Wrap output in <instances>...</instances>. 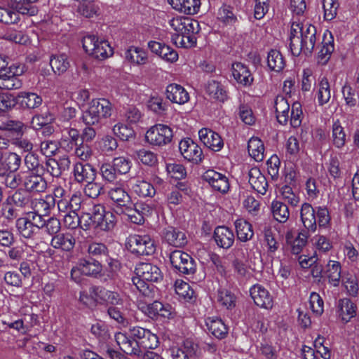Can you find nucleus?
Masks as SVG:
<instances>
[{
    "mask_svg": "<svg viewBox=\"0 0 359 359\" xmlns=\"http://www.w3.org/2000/svg\"><path fill=\"white\" fill-rule=\"evenodd\" d=\"M301 221L306 229L311 233H314L317 228V219L316 209L308 203L302 205L300 209Z\"/></svg>",
    "mask_w": 359,
    "mask_h": 359,
    "instance_id": "obj_21",
    "label": "nucleus"
},
{
    "mask_svg": "<svg viewBox=\"0 0 359 359\" xmlns=\"http://www.w3.org/2000/svg\"><path fill=\"white\" fill-rule=\"evenodd\" d=\"M202 177L217 191L225 194L229 189V180L224 174L214 170H208Z\"/></svg>",
    "mask_w": 359,
    "mask_h": 359,
    "instance_id": "obj_11",
    "label": "nucleus"
},
{
    "mask_svg": "<svg viewBox=\"0 0 359 359\" xmlns=\"http://www.w3.org/2000/svg\"><path fill=\"white\" fill-rule=\"evenodd\" d=\"M179 149L182 156L189 161L198 163L202 160L201 148L190 138L181 140Z\"/></svg>",
    "mask_w": 359,
    "mask_h": 359,
    "instance_id": "obj_9",
    "label": "nucleus"
},
{
    "mask_svg": "<svg viewBox=\"0 0 359 359\" xmlns=\"http://www.w3.org/2000/svg\"><path fill=\"white\" fill-rule=\"evenodd\" d=\"M234 224L238 240L246 242L252 239L254 231L251 224L244 219H238Z\"/></svg>",
    "mask_w": 359,
    "mask_h": 359,
    "instance_id": "obj_33",
    "label": "nucleus"
},
{
    "mask_svg": "<svg viewBox=\"0 0 359 359\" xmlns=\"http://www.w3.org/2000/svg\"><path fill=\"white\" fill-rule=\"evenodd\" d=\"M27 129V127L20 121L8 120L0 124L1 130L9 131L15 136H23Z\"/></svg>",
    "mask_w": 359,
    "mask_h": 359,
    "instance_id": "obj_42",
    "label": "nucleus"
},
{
    "mask_svg": "<svg viewBox=\"0 0 359 359\" xmlns=\"http://www.w3.org/2000/svg\"><path fill=\"white\" fill-rule=\"evenodd\" d=\"M249 183L252 188L257 193L264 195L267 191L269 184L266 177L261 170L257 168H252L248 172Z\"/></svg>",
    "mask_w": 359,
    "mask_h": 359,
    "instance_id": "obj_23",
    "label": "nucleus"
},
{
    "mask_svg": "<svg viewBox=\"0 0 359 359\" xmlns=\"http://www.w3.org/2000/svg\"><path fill=\"white\" fill-rule=\"evenodd\" d=\"M53 119V114H36L32 119V125L33 128L39 129L50 124Z\"/></svg>",
    "mask_w": 359,
    "mask_h": 359,
    "instance_id": "obj_60",
    "label": "nucleus"
},
{
    "mask_svg": "<svg viewBox=\"0 0 359 359\" xmlns=\"http://www.w3.org/2000/svg\"><path fill=\"white\" fill-rule=\"evenodd\" d=\"M267 64L269 69L276 72H280L285 67V60L280 51L271 50L267 56Z\"/></svg>",
    "mask_w": 359,
    "mask_h": 359,
    "instance_id": "obj_43",
    "label": "nucleus"
},
{
    "mask_svg": "<svg viewBox=\"0 0 359 359\" xmlns=\"http://www.w3.org/2000/svg\"><path fill=\"white\" fill-rule=\"evenodd\" d=\"M127 245L129 250L137 255H151L156 251L154 240L149 235H130L128 238Z\"/></svg>",
    "mask_w": 359,
    "mask_h": 359,
    "instance_id": "obj_6",
    "label": "nucleus"
},
{
    "mask_svg": "<svg viewBox=\"0 0 359 359\" xmlns=\"http://www.w3.org/2000/svg\"><path fill=\"white\" fill-rule=\"evenodd\" d=\"M130 337L123 332H118L114 338L120 349L128 355L140 356L142 349H154L158 346V339L149 330L140 326L129 329Z\"/></svg>",
    "mask_w": 359,
    "mask_h": 359,
    "instance_id": "obj_1",
    "label": "nucleus"
},
{
    "mask_svg": "<svg viewBox=\"0 0 359 359\" xmlns=\"http://www.w3.org/2000/svg\"><path fill=\"white\" fill-rule=\"evenodd\" d=\"M88 253L90 256L95 258L107 257L108 249L107 246L101 243H91L88 245Z\"/></svg>",
    "mask_w": 359,
    "mask_h": 359,
    "instance_id": "obj_53",
    "label": "nucleus"
},
{
    "mask_svg": "<svg viewBox=\"0 0 359 359\" xmlns=\"http://www.w3.org/2000/svg\"><path fill=\"white\" fill-rule=\"evenodd\" d=\"M112 165L118 174L124 175L130 170L132 162L126 157L119 156L113 159Z\"/></svg>",
    "mask_w": 359,
    "mask_h": 359,
    "instance_id": "obj_50",
    "label": "nucleus"
},
{
    "mask_svg": "<svg viewBox=\"0 0 359 359\" xmlns=\"http://www.w3.org/2000/svg\"><path fill=\"white\" fill-rule=\"evenodd\" d=\"M170 27L175 32L172 41L177 47L189 48L196 44L195 34L199 32V23L192 18L176 16L168 21Z\"/></svg>",
    "mask_w": 359,
    "mask_h": 359,
    "instance_id": "obj_3",
    "label": "nucleus"
},
{
    "mask_svg": "<svg viewBox=\"0 0 359 359\" xmlns=\"http://www.w3.org/2000/svg\"><path fill=\"white\" fill-rule=\"evenodd\" d=\"M22 83L14 73L7 69L0 71V89L13 90L21 87Z\"/></svg>",
    "mask_w": 359,
    "mask_h": 359,
    "instance_id": "obj_34",
    "label": "nucleus"
},
{
    "mask_svg": "<svg viewBox=\"0 0 359 359\" xmlns=\"http://www.w3.org/2000/svg\"><path fill=\"white\" fill-rule=\"evenodd\" d=\"M86 184L83 188L86 196L91 198H97L103 191V187L101 184L91 181V182H86Z\"/></svg>",
    "mask_w": 359,
    "mask_h": 359,
    "instance_id": "obj_63",
    "label": "nucleus"
},
{
    "mask_svg": "<svg viewBox=\"0 0 359 359\" xmlns=\"http://www.w3.org/2000/svg\"><path fill=\"white\" fill-rule=\"evenodd\" d=\"M339 316L343 321L347 323L356 315L355 304L348 298L339 301Z\"/></svg>",
    "mask_w": 359,
    "mask_h": 359,
    "instance_id": "obj_37",
    "label": "nucleus"
},
{
    "mask_svg": "<svg viewBox=\"0 0 359 359\" xmlns=\"http://www.w3.org/2000/svg\"><path fill=\"white\" fill-rule=\"evenodd\" d=\"M76 240L69 233H59L53 236L50 245L57 250L69 252L75 245Z\"/></svg>",
    "mask_w": 359,
    "mask_h": 359,
    "instance_id": "obj_25",
    "label": "nucleus"
},
{
    "mask_svg": "<svg viewBox=\"0 0 359 359\" xmlns=\"http://www.w3.org/2000/svg\"><path fill=\"white\" fill-rule=\"evenodd\" d=\"M91 296L97 302L111 305L120 306L123 304V298L114 291L108 290L102 287H94L92 288Z\"/></svg>",
    "mask_w": 359,
    "mask_h": 359,
    "instance_id": "obj_10",
    "label": "nucleus"
},
{
    "mask_svg": "<svg viewBox=\"0 0 359 359\" xmlns=\"http://www.w3.org/2000/svg\"><path fill=\"white\" fill-rule=\"evenodd\" d=\"M175 292L181 297L185 299H191L194 291L190 289L189 285L182 280H177L175 284Z\"/></svg>",
    "mask_w": 359,
    "mask_h": 359,
    "instance_id": "obj_62",
    "label": "nucleus"
},
{
    "mask_svg": "<svg viewBox=\"0 0 359 359\" xmlns=\"http://www.w3.org/2000/svg\"><path fill=\"white\" fill-rule=\"evenodd\" d=\"M341 270V265L339 262L330 261L326 266V278L329 283L334 287L339 285Z\"/></svg>",
    "mask_w": 359,
    "mask_h": 359,
    "instance_id": "obj_40",
    "label": "nucleus"
},
{
    "mask_svg": "<svg viewBox=\"0 0 359 359\" xmlns=\"http://www.w3.org/2000/svg\"><path fill=\"white\" fill-rule=\"evenodd\" d=\"M201 141L209 149L215 151H220L224 142L220 135L213 130L203 128L198 131Z\"/></svg>",
    "mask_w": 359,
    "mask_h": 359,
    "instance_id": "obj_16",
    "label": "nucleus"
},
{
    "mask_svg": "<svg viewBox=\"0 0 359 359\" xmlns=\"http://www.w3.org/2000/svg\"><path fill=\"white\" fill-rule=\"evenodd\" d=\"M117 221L116 216L111 211H107L103 215V217L95 224V228L102 231H109L112 230Z\"/></svg>",
    "mask_w": 359,
    "mask_h": 359,
    "instance_id": "obj_46",
    "label": "nucleus"
},
{
    "mask_svg": "<svg viewBox=\"0 0 359 359\" xmlns=\"http://www.w3.org/2000/svg\"><path fill=\"white\" fill-rule=\"evenodd\" d=\"M205 325L208 331L217 339H223L227 334V328L225 324L217 317L207 318Z\"/></svg>",
    "mask_w": 359,
    "mask_h": 359,
    "instance_id": "obj_32",
    "label": "nucleus"
},
{
    "mask_svg": "<svg viewBox=\"0 0 359 359\" xmlns=\"http://www.w3.org/2000/svg\"><path fill=\"white\" fill-rule=\"evenodd\" d=\"M146 280L140 276L133 278V283L137 290L142 294V296L148 298L154 297V287L151 284L145 282Z\"/></svg>",
    "mask_w": 359,
    "mask_h": 359,
    "instance_id": "obj_47",
    "label": "nucleus"
},
{
    "mask_svg": "<svg viewBox=\"0 0 359 359\" xmlns=\"http://www.w3.org/2000/svg\"><path fill=\"white\" fill-rule=\"evenodd\" d=\"M84 50L93 57L103 60L113 55V49L107 41L95 35H87L82 40Z\"/></svg>",
    "mask_w": 359,
    "mask_h": 359,
    "instance_id": "obj_5",
    "label": "nucleus"
},
{
    "mask_svg": "<svg viewBox=\"0 0 359 359\" xmlns=\"http://www.w3.org/2000/svg\"><path fill=\"white\" fill-rule=\"evenodd\" d=\"M271 210L273 218L280 222L285 223L290 217V211L287 205L280 201L273 200L271 204Z\"/></svg>",
    "mask_w": 359,
    "mask_h": 359,
    "instance_id": "obj_36",
    "label": "nucleus"
},
{
    "mask_svg": "<svg viewBox=\"0 0 359 359\" xmlns=\"http://www.w3.org/2000/svg\"><path fill=\"white\" fill-rule=\"evenodd\" d=\"M206 93L209 96L220 102L227 100L228 95L225 87L218 81L209 80L205 87Z\"/></svg>",
    "mask_w": 359,
    "mask_h": 359,
    "instance_id": "obj_31",
    "label": "nucleus"
},
{
    "mask_svg": "<svg viewBox=\"0 0 359 359\" xmlns=\"http://www.w3.org/2000/svg\"><path fill=\"white\" fill-rule=\"evenodd\" d=\"M172 130L163 124H156L151 127L145 135L147 142L159 147L169 144L172 141Z\"/></svg>",
    "mask_w": 359,
    "mask_h": 359,
    "instance_id": "obj_7",
    "label": "nucleus"
},
{
    "mask_svg": "<svg viewBox=\"0 0 359 359\" xmlns=\"http://www.w3.org/2000/svg\"><path fill=\"white\" fill-rule=\"evenodd\" d=\"M231 72L234 79L244 86H250L253 82V77L248 67L241 62L233 63Z\"/></svg>",
    "mask_w": 359,
    "mask_h": 359,
    "instance_id": "obj_24",
    "label": "nucleus"
},
{
    "mask_svg": "<svg viewBox=\"0 0 359 359\" xmlns=\"http://www.w3.org/2000/svg\"><path fill=\"white\" fill-rule=\"evenodd\" d=\"M249 155L257 162H261L264 158V146L262 141L256 137H251L248 144Z\"/></svg>",
    "mask_w": 359,
    "mask_h": 359,
    "instance_id": "obj_35",
    "label": "nucleus"
},
{
    "mask_svg": "<svg viewBox=\"0 0 359 359\" xmlns=\"http://www.w3.org/2000/svg\"><path fill=\"white\" fill-rule=\"evenodd\" d=\"M216 244L224 249L231 248L235 240L233 231L224 226H219L215 228L213 234Z\"/></svg>",
    "mask_w": 359,
    "mask_h": 359,
    "instance_id": "obj_20",
    "label": "nucleus"
},
{
    "mask_svg": "<svg viewBox=\"0 0 359 359\" xmlns=\"http://www.w3.org/2000/svg\"><path fill=\"white\" fill-rule=\"evenodd\" d=\"M43 224V217L34 212H30L25 217L16 220V227L19 234L26 239L35 241L40 238Z\"/></svg>",
    "mask_w": 359,
    "mask_h": 359,
    "instance_id": "obj_4",
    "label": "nucleus"
},
{
    "mask_svg": "<svg viewBox=\"0 0 359 359\" xmlns=\"http://www.w3.org/2000/svg\"><path fill=\"white\" fill-rule=\"evenodd\" d=\"M317 100L320 105H323L329 102L331 97L330 88L328 80L325 77L321 78L318 84Z\"/></svg>",
    "mask_w": 359,
    "mask_h": 359,
    "instance_id": "obj_44",
    "label": "nucleus"
},
{
    "mask_svg": "<svg viewBox=\"0 0 359 359\" xmlns=\"http://www.w3.org/2000/svg\"><path fill=\"white\" fill-rule=\"evenodd\" d=\"M106 262H107V267L103 273L104 280L114 279L120 269V263L118 260L109 257H105Z\"/></svg>",
    "mask_w": 359,
    "mask_h": 359,
    "instance_id": "obj_51",
    "label": "nucleus"
},
{
    "mask_svg": "<svg viewBox=\"0 0 359 359\" xmlns=\"http://www.w3.org/2000/svg\"><path fill=\"white\" fill-rule=\"evenodd\" d=\"M50 65L53 72L58 75L65 73L70 66L68 57L65 54L54 55L51 56Z\"/></svg>",
    "mask_w": 359,
    "mask_h": 359,
    "instance_id": "obj_38",
    "label": "nucleus"
},
{
    "mask_svg": "<svg viewBox=\"0 0 359 359\" xmlns=\"http://www.w3.org/2000/svg\"><path fill=\"white\" fill-rule=\"evenodd\" d=\"M124 59L133 66H141L147 63L148 55L143 48L130 46L124 52Z\"/></svg>",
    "mask_w": 359,
    "mask_h": 359,
    "instance_id": "obj_22",
    "label": "nucleus"
},
{
    "mask_svg": "<svg viewBox=\"0 0 359 359\" xmlns=\"http://www.w3.org/2000/svg\"><path fill=\"white\" fill-rule=\"evenodd\" d=\"M339 6V0H323V8L325 19L326 20L334 19L337 15Z\"/></svg>",
    "mask_w": 359,
    "mask_h": 359,
    "instance_id": "obj_48",
    "label": "nucleus"
},
{
    "mask_svg": "<svg viewBox=\"0 0 359 359\" xmlns=\"http://www.w3.org/2000/svg\"><path fill=\"white\" fill-rule=\"evenodd\" d=\"M4 39L19 44H27L29 42V37L21 31L8 30L4 34Z\"/></svg>",
    "mask_w": 359,
    "mask_h": 359,
    "instance_id": "obj_58",
    "label": "nucleus"
},
{
    "mask_svg": "<svg viewBox=\"0 0 359 359\" xmlns=\"http://www.w3.org/2000/svg\"><path fill=\"white\" fill-rule=\"evenodd\" d=\"M18 98L22 107L25 109H34L42 103V98L34 93H21Z\"/></svg>",
    "mask_w": 359,
    "mask_h": 359,
    "instance_id": "obj_39",
    "label": "nucleus"
},
{
    "mask_svg": "<svg viewBox=\"0 0 359 359\" xmlns=\"http://www.w3.org/2000/svg\"><path fill=\"white\" fill-rule=\"evenodd\" d=\"M73 174L75 180L79 183L91 182L95 181L96 170L89 163L78 162L74 164Z\"/></svg>",
    "mask_w": 359,
    "mask_h": 359,
    "instance_id": "obj_18",
    "label": "nucleus"
},
{
    "mask_svg": "<svg viewBox=\"0 0 359 359\" xmlns=\"http://www.w3.org/2000/svg\"><path fill=\"white\" fill-rule=\"evenodd\" d=\"M250 296L256 305L266 309L273 306V299L269 292L261 285H255L250 290Z\"/></svg>",
    "mask_w": 359,
    "mask_h": 359,
    "instance_id": "obj_14",
    "label": "nucleus"
},
{
    "mask_svg": "<svg viewBox=\"0 0 359 359\" xmlns=\"http://www.w3.org/2000/svg\"><path fill=\"white\" fill-rule=\"evenodd\" d=\"M23 186L27 192L39 194L46 190L47 182L42 175L32 172L25 176Z\"/></svg>",
    "mask_w": 359,
    "mask_h": 359,
    "instance_id": "obj_12",
    "label": "nucleus"
},
{
    "mask_svg": "<svg viewBox=\"0 0 359 359\" xmlns=\"http://www.w3.org/2000/svg\"><path fill=\"white\" fill-rule=\"evenodd\" d=\"M342 283L349 295L356 297L358 294L359 287L357 278L351 274L342 277Z\"/></svg>",
    "mask_w": 359,
    "mask_h": 359,
    "instance_id": "obj_49",
    "label": "nucleus"
},
{
    "mask_svg": "<svg viewBox=\"0 0 359 359\" xmlns=\"http://www.w3.org/2000/svg\"><path fill=\"white\" fill-rule=\"evenodd\" d=\"M81 273L86 276H97L102 271V266L98 261L80 259L79 262Z\"/></svg>",
    "mask_w": 359,
    "mask_h": 359,
    "instance_id": "obj_41",
    "label": "nucleus"
},
{
    "mask_svg": "<svg viewBox=\"0 0 359 359\" xmlns=\"http://www.w3.org/2000/svg\"><path fill=\"white\" fill-rule=\"evenodd\" d=\"M217 302L227 309H231L236 305V297L226 289H219L217 296Z\"/></svg>",
    "mask_w": 359,
    "mask_h": 359,
    "instance_id": "obj_45",
    "label": "nucleus"
},
{
    "mask_svg": "<svg viewBox=\"0 0 359 359\" xmlns=\"http://www.w3.org/2000/svg\"><path fill=\"white\" fill-rule=\"evenodd\" d=\"M18 4L15 6V12L18 13V21L20 20V15L33 16L37 13V8L31 3H25L24 1H18Z\"/></svg>",
    "mask_w": 359,
    "mask_h": 359,
    "instance_id": "obj_61",
    "label": "nucleus"
},
{
    "mask_svg": "<svg viewBox=\"0 0 359 359\" xmlns=\"http://www.w3.org/2000/svg\"><path fill=\"white\" fill-rule=\"evenodd\" d=\"M172 266L179 272L184 274L194 273L196 265L192 257L187 253L181 250H175L170 255Z\"/></svg>",
    "mask_w": 359,
    "mask_h": 359,
    "instance_id": "obj_8",
    "label": "nucleus"
},
{
    "mask_svg": "<svg viewBox=\"0 0 359 359\" xmlns=\"http://www.w3.org/2000/svg\"><path fill=\"white\" fill-rule=\"evenodd\" d=\"M283 199L292 206H297L299 203V196L294 193L290 186H283L280 189Z\"/></svg>",
    "mask_w": 359,
    "mask_h": 359,
    "instance_id": "obj_54",
    "label": "nucleus"
},
{
    "mask_svg": "<svg viewBox=\"0 0 359 359\" xmlns=\"http://www.w3.org/2000/svg\"><path fill=\"white\" fill-rule=\"evenodd\" d=\"M111 109V104L108 100L95 99L90 102L88 112H108Z\"/></svg>",
    "mask_w": 359,
    "mask_h": 359,
    "instance_id": "obj_52",
    "label": "nucleus"
},
{
    "mask_svg": "<svg viewBox=\"0 0 359 359\" xmlns=\"http://www.w3.org/2000/svg\"><path fill=\"white\" fill-rule=\"evenodd\" d=\"M135 273L148 282H158L163 278L160 269L151 263H140L135 267Z\"/></svg>",
    "mask_w": 359,
    "mask_h": 359,
    "instance_id": "obj_15",
    "label": "nucleus"
},
{
    "mask_svg": "<svg viewBox=\"0 0 359 359\" xmlns=\"http://www.w3.org/2000/svg\"><path fill=\"white\" fill-rule=\"evenodd\" d=\"M93 2L94 1H89V2H79V5L77 9L78 13L86 18H93L96 15L97 11V7Z\"/></svg>",
    "mask_w": 359,
    "mask_h": 359,
    "instance_id": "obj_57",
    "label": "nucleus"
},
{
    "mask_svg": "<svg viewBox=\"0 0 359 359\" xmlns=\"http://www.w3.org/2000/svg\"><path fill=\"white\" fill-rule=\"evenodd\" d=\"M113 131L123 141H128L134 137V130L122 123H118L114 126Z\"/></svg>",
    "mask_w": 359,
    "mask_h": 359,
    "instance_id": "obj_55",
    "label": "nucleus"
},
{
    "mask_svg": "<svg viewBox=\"0 0 359 359\" xmlns=\"http://www.w3.org/2000/svg\"><path fill=\"white\" fill-rule=\"evenodd\" d=\"M68 201L70 205V211L77 212L80 210L83 211L86 210V201L80 192L74 193Z\"/></svg>",
    "mask_w": 359,
    "mask_h": 359,
    "instance_id": "obj_56",
    "label": "nucleus"
},
{
    "mask_svg": "<svg viewBox=\"0 0 359 359\" xmlns=\"http://www.w3.org/2000/svg\"><path fill=\"white\" fill-rule=\"evenodd\" d=\"M130 184L134 193L140 197H152L155 195L154 187L145 180L131 177Z\"/></svg>",
    "mask_w": 359,
    "mask_h": 359,
    "instance_id": "obj_29",
    "label": "nucleus"
},
{
    "mask_svg": "<svg viewBox=\"0 0 359 359\" xmlns=\"http://www.w3.org/2000/svg\"><path fill=\"white\" fill-rule=\"evenodd\" d=\"M172 7L182 13L194 15L199 11L201 0H168Z\"/></svg>",
    "mask_w": 359,
    "mask_h": 359,
    "instance_id": "obj_27",
    "label": "nucleus"
},
{
    "mask_svg": "<svg viewBox=\"0 0 359 359\" xmlns=\"http://www.w3.org/2000/svg\"><path fill=\"white\" fill-rule=\"evenodd\" d=\"M108 196L121 210L126 207L133 205L130 196L121 185L116 184L111 187L108 191Z\"/></svg>",
    "mask_w": 359,
    "mask_h": 359,
    "instance_id": "obj_17",
    "label": "nucleus"
},
{
    "mask_svg": "<svg viewBox=\"0 0 359 359\" xmlns=\"http://www.w3.org/2000/svg\"><path fill=\"white\" fill-rule=\"evenodd\" d=\"M309 303L313 313L316 316H320L323 313L324 302L318 293H311Z\"/></svg>",
    "mask_w": 359,
    "mask_h": 359,
    "instance_id": "obj_59",
    "label": "nucleus"
},
{
    "mask_svg": "<svg viewBox=\"0 0 359 359\" xmlns=\"http://www.w3.org/2000/svg\"><path fill=\"white\" fill-rule=\"evenodd\" d=\"M22 159L20 156L15 152H7L0 158V177H4L8 172H16L20 165Z\"/></svg>",
    "mask_w": 359,
    "mask_h": 359,
    "instance_id": "obj_13",
    "label": "nucleus"
},
{
    "mask_svg": "<svg viewBox=\"0 0 359 359\" xmlns=\"http://www.w3.org/2000/svg\"><path fill=\"white\" fill-rule=\"evenodd\" d=\"M164 238L169 245L177 248L183 247L187 243L184 232L172 226H169L165 229Z\"/></svg>",
    "mask_w": 359,
    "mask_h": 359,
    "instance_id": "obj_30",
    "label": "nucleus"
},
{
    "mask_svg": "<svg viewBox=\"0 0 359 359\" xmlns=\"http://www.w3.org/2000/svg\"><path fill=\"white\" fill-rule=\"evenodd\" d=\"M166 97L173 103L183 104L189 100V95L184 87L172 83L166 88Z\"/></svg>",
    "mask_w": 359,
    "mask_h": 359,
    "instance_id": "obj_26",
    "label": "nucleus"
},
{
    "mask_svg": "<svg viewBox=\"0 0 359 359\" xmlns=\"http://www.w3.org/2000/svg\"><path fill=\"white\" fill-rule=\"evenodd\" d=\"M198 349V346L191 339H186L179 346H173L170 348L172 359H190Z\"/></svg>",
    "mask_w": 359,
    "mask_h": 359,
    "instance_id": "obj_19",
    "label": "nucleus"
},
{
    "mask_svg": "<svg viewBox=\"0 0 359 359\" xmlns=\"http://www.w3.org/2000/svg\"><path fill=\"white\" fill-rule=\"evenodd\" d=\"M55 199L53 196L48 194L43 198L36 199L33 203L34 213L39 215L41 217L48 215L55 206Z\"/></svg>",
    "mask_w": 359,
    "mask_h": 359,
    "instance_id": "obj_28",
    "label": "nucleus"
},
{
    "mask_svg": "<svg viewBox=\"0 0 359 359\" xmlns=\"http://www.w3.org/2000/svg\"><path fill=\"white\" fill-rule=\"evenodd\" d=\"M332 136L334 145L340 148L345 144V133L342 127L337 121L333 124Z\"/></svg>",
    "mask_w": 359,
    "mask_h": 359,
    "instance_id": "obj_64",
    "label": "nucleus"
},
{
    "mask_svg": "<svg viewBox=\"0 0 359 359\" xmlns=\"http://www.w3.org/2000/svg\"><path fill=\"white\" fill-rule=\"evenodd\" d=\"M316 42V29L310 24L301 25L293 22L290 34V48L294 56L301 53L310 55L314 49Z\"/></svg>",
    "mask_w": 359,
    "mask_h": 359,
    "instance_id": "obj_2",
    "label": "nucleus"
}]
</instances>
